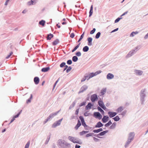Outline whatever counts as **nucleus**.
Returning <instances> with one entry per match:
<instances>
[{"instance_id": "obj_1", "label": "nucleus", "mask_w": 148, "mask_h": 148, "mask_svg": "<svg viewBox=\"0 0 148 148\" xmlns=\"http://www.w3.org/2000/svg\"><path fill=\"white\" fill-rule=\"evenodd\" d=\"M57 145L59 148H66L70 145V144L64 140L60 139L57 142Z\"/></svg>"}, {"instance_id": "obj_2", "label": "nucleus", "mask_w": 148, "mask_h": 148, "mask_svg": "<svg viewBox=\"0 0 148 148\" xmlns=\"http://www.w3.org/2000/svg\"><path fill=\"white\" fill-rule=\"evenodd\" d=\"M146 90L145 89H142L140 93V102L142 105H144V102L145 101V98L146 96Z\"/></svg>"}, {"instance_id": "obj_3", "label": "nucleus", "mask_w": 148, "mask_h": 148, "mask_svg": "<svg viewBox=\"0 0 148 148\" xmlns=\"http://www.w3.org/2000/svg\"><path fill=\"white\" fill-rule=\"evenodd\" d=\"M63 119L62 118L58 120L55 122L52 125V128H55L57 126L60 125V124L61 121H62Z\"/></svg>"}, {"instance_id": "obj_4", "label": "nucleus", "mask_w": 148, "mask_h": 148, "mask_svg": "<svg viewBox=\"0 0 148 148\" xmlns=\"http://www.w3.org/2000/svg\"><path fill=\"white\" fill-rule=\"evenodd\" d=\"M98 99L97 95L96 94H94L90 97V100L92 102H95Z\"/></svg>"}, {"instance_id": "obj_5", "label": "nucleus", "mask_w": 148, "mask_h": 148, "mask_svg": "<svg viewBox=\"0 0 148 148\" xmlns=\"http://www.w3.org/2000/svg\"><path fill=\"white\" fill-rule=\"evenodd\" d=\"M93 116L96 118L101 119L102 117V116L99 112H94L93 113Z\"/></svg>"}, {"instance_id": "obj_6", "label": "nucleus", "mask_w": 148, "mask_h": 148, "mask_svg": "<svg viewBox=\"0 0 148 148\" xmlns=\"http://www.w3.org/2000/svg\"><path fill=\"white\" fill-rule=\"evenodd\" d=\"M88 88V86L86 85H84L82 86L80 89L79 91L78 92V93L80 94L81 93L83 92L84 91H85Z\"/></svg>"}, {"instance_id": "obj_7", "label": "nucleus", "mask_w": 148, "mask_h": 148, "mask_svg": "<svg viewBox=\"0 0 148 148\" xmlns=\"http://www.w3.org/2000/svg\"><path fill=\"white\" fill-rule=\"evenodd\" d=\"M134 136L135 134L134 132H130L128 135V139L132 141L134 139Z\"/></svg>"}, {"instance_id": "obj_8", "label": "nucleus", "mask_w": 148, "mask_h": 148, "mask_svg": "<svg viewBox=\"0 0 148 148\" xmlns=\"http://www.w3.org/2000/svg\"><path fill=\"white\" fill-rule=\"evenodd\" d=\"M134 74L137 76H140L143 73L142 71L139 70L135 69L134 71Z\"/></svg>"}, {"instance_id": "obj_9", "label": "nucleus", "mask_w": 148, "mask_h": 148, "mask_svg": "<svg viewBox=\"0 0 148 148\" xmlns=\"http://www.w3.org/2000/svg\"><path fill=\"white\" fill-rule=\"evenodd\" d=\"M73 143H77L80 145H81L82 143L81 140L79 138L76 137H75Z\"/></svg>"}, {"instance_id": "obj_10", "label": "nucleus", "mask_w": 148, "mask_h": 148, "mask_svg": "<svg viewBox=\"0 0 148 148\" xmlns=\"http://www.w3.org/2000/svg\"><path fill=\"white\" fill-rule=\"evenodd\" d=\"M136 51H134V50L132 49L127 54L126 56V58H128L134 55Z\"/></svg>"}, {"instance_id": "obj_11", "label": "nucleus", "mask_w": 148, "mask_h": 148, "mask_svg": "<svg viewBox=\"0 0 148 148\" xmlns=\"http://www.w3.org/2000/svg\"><path fill=\"white\" fill-rule=\"evenodd\" d=\"M60 110H59L54 113H52L48 117V119H50L53 118L54 116L57 115L58 113L59 112Z\"/></svg>"}, {"instance_id": "obj_12", "label": "nucleus", "mask_w": 148, "mask_h": 148, "mask_svg": "<svg viewBox=\"0 0 148 148\" xmlns=\"http://www.w3.org/2000/svg\"><path fill=\"white\" fill-rule=\"evenodd\" d=\"M108 114L111 118L114 117L117 114L116 112L113 111H109L108 112Z\"/></svg>"}, {"instance_id": "obj_13", "label": "nucleus", "mask_w": 148, "mask_h": 148, "mask_svg": "<svg viewBox=\"0 0 148 148\" xmlns=\"http://www.w3.org/2000/svg\"><path fill=\"white\" fill-rule=\"evenodd\" d=\"M109 117L107 116L104 115L102 119V121L103 123H106L109 120Z\"/></svg>"}, {"instance_id": "obj_14", "label": "nucleus", "mask_w": 148, "mask_h": 148, "mask_svg": "<svg viewBox=\"0 0 148 148\" xmlns=\"http://www.w3.org/2000/svg\"><path fill=\"white\" fill-rule=\"evenodd\" d=\"M94 104L90 102H89L88 104L86 106L85 109L86 110L90 109L92 107L94 106Z\"/></svg>"}, {"instance_id": "obj_15", "label": "nucleus", "mask_w": 148, "mask_h": 148, "mask_svg": "<svg viewBox=\"0 0 148 148\" xmlns=\"http://www.w3.org/2000/svg\"><path fill=\"white\" fill-rule=\"evenodd\" d=\"M88 41V45L89 46H91L92 45V38L90 37H88L87 39Z\"/></svg>"}, {"instance_id": "obj_16", "label": "nucleus", "mask_w": 148, "mask_h": 148, "mask_svg": "<svg viewBox=\"0 0 148 148\" xmlns=\"http://www.w3.org/2000/svg\"><path fill=\"white\" fill-rule=\"evenodd\" d=\"M114 77V75L111 73H108L106 76V78L108 79H111Z\"/></svg>"}, {"instance_id": "obj_17", "label": "nucleus", "mask_w": 148, "mask_h": 148, "mask_svg": "<svg viewBox=\"0 0 148 148\" xmlns=\"http://www.w3.org/2000/svg\"><path fill=\"white\" fill-rule=\"evenodd\" d=\"M103 124L100 121L98 122L96 124V125L95 126V127L94 128H100L102 127L103 126Z\"/></svg>"}, {"instance_id": "obj_18", "label": "nucleus", "mask_w": 148, "mask_h": 148, "mask_svg": "<svg viewBox=\"0 0 148 148\" xmlns=\"http://www.w3.org/2000/svg\"><path fill=\"white\" fill-rule=\"evenodd\" d=\"M45 21L43 20H42L40 21L38 23L39 26L41 25L42 27H43L45 26Z\"/></svg>"}, {"instance_id": "obj_19", "label": "nucleus", "mask_w": 148, "mask_h": 148, "mask_svg": "<svg viewBox=\"0 0 148 148\" xmlns=\"http://www.w3.org/2000/svg\"><path fill=\"white\" fill-rule=\"evenodd\" d=\"M53 35L51 33L47 34L46 37L47 40H50L53 37Z\"/></svg>"}, {"instance_id": "obj_20", "label": "nucleus", "mask_w": 148, "mask_h": 148, "mask_svg": "<svg viewBox=\"0 0 148 148\" xmlns=\"http://www.w3.org/2000/svg\"><path fill=\"white\" fill-rule=\"evenodd\" d=\"M81 123L79 120H78L77 121V123L75 127V129L76 130H77L78 129L79 127L81 125Z\"/></svg>"}, {"instance_id": "obj_21", "label": "nucleus", "mask_w": 148, "mask_h": 148, "mask_svg": "<svg viewBox=\"0 0 148 148\" xmlns=\"http://www.w3.org/2000/svg\"><path fill=\"white\" fill-rule=\"evenodd\" d=\"M36 0H32L31 1L28 2L27 3L28 5H30L36 4Z\"/></svg>"}, {"instance_id": "obj_22", "label": "nucleus", "mask_w": 148, "mask_h": 148, "mask_svg": "<svg viewBox=\"0 0 148 148\" xmlns=\"http://www.w3.org/2000/svg\"><path fill=\"white\" fill-rule=\"evenodd\" d=\"M49 69L50 68L48 66L42 68L41 69V71L42 72H45L48 71Z\"/></svg>"}, {"instance_id": "obj_23", "label": "nucleus", "mask_w": 148, "mask_h": 148, "mask_svg": "<svg viewBox=\"0 0 148 148\" xmlns=\"http://www.w3.org/2000/svg\"><path fill=\"white\" fill-rule=\"evenodd\" d=\"M103 131V129L102 128H100L97 130H94L92 131V132L95 133H98Z\"/></svg>"}, {"instance_id": "obj_24", "label": "nucleus", "mask_w": 148, "mask_h": 148, "mask_svg": "<svg viewBox=\"0 0 148 148\" xmlns=\"http://www.w3.org/2000/svg\"><path fill=\"white\" fill-rule=\"evenodd\" d=\"M88 76L89 77L87 79V80H89L90 78L96 76V75L95 74V73L92 72V73H90V74H89V75H88Z\"/></svg>"}, {"instance_id": "obj_25", "label": "nucleus", "mask_w": 148, "mask_h": 148, "mask_svg": "<svg viewBox=\"0 0 148 148\" xmlns=\"http://www.w3.org/2000/svg\"><path fill=\"white\" fill-rule=\"evenodd\" d=\"M132 141V140L127 139V141L126 142V143L125 145V148L127 147L128 146L129 144Z\"/></svg>"}, {"instance_id": "obj_26", "label": "nucleus", "mask_w": 148, "mask_h": 148, "mask_svg": "<svg viewBox=\"0 0 148 148\" xmlns=\"http://www.w3.org/2000/svg\"><path fill=\"white\" fill-rule=\"evenodd\" d=\"M76 102H77V101L76 100H75L73 102L72 104L70 106L69 108V109L71 110L72 108H73L75 106Z\"/></svg>"}, {"instance_id": "obj_27", "label": "nucleus", "mask_w": 148, "mask_h": 148, "mask_svg": "<svg viewBox=\"0 0 148 148\" xmlns=\"http://www.w3.org/2000/svg\"><path fill=\"white\" fill-rule=\"evenodd\" d=\"M97 109L103 115L104 114V112L103 109L99 106H98Z\"/></svg>"}, {"instance_id": "obj_28", "label": "nucleus", "mask_w": 148, "mask_h": 148, "mask_svg": "<svg viewBox=\"0 0 148 148\" xmlns=\"http://www.w3.org/2000/svg\"><path fill=\"white\" fill-rule=\"evenodd\" d=\"M89 49V47L88 46H86L83 47L82 50L84 52H87L88 51Z\"/></svg>"}, {"instance_id": "obj_29", "label": "nucleus", "mask_w": 148, "mask_h": 148, "mask_svg": "<svg viewBox=\"0 0 148 148\" xmlns=\"http://www.w3.org/2000/svg\"><path fill=\"white\" fill-rule=\"evenodd\" d=\"M93 6L92 5H91L90 7V9L89 11V17H90L92 15L93 13Z\"/></svg>"}, {"instance_id": "obj_30", "label": "nucleus", "mask_w": 148, "mask_h": 148, "mask_svg": "<svg viewBox=\"0 0 148 148\" xmlns=\"http://www.w3.org/2000/svg\"><path fill=\"white\" fill-rule=\"evenodd\" d=\"M80 43H79L72 50V52H73L75 51L79 47L80 45Z\"/></svg>"}, {"instance_id": "obj_31", "label": "nucleus", "mask_w": 148, "mask_h": 148, "mask_svg": "<svg viewBox=\"0 0 148 148\" xmlns=\"http://www.w3.org/2000/svg\"><path fill=\"white\" fill-rule=\"evenodd\" d=\"M59 42V40L58 39H56L52 42V44L53 45H56L58 44Z\"/></svg>"}, {"instance_id": "obj_32", "label": "nucleus", "mask_w": 148, "mask_h": 148, "mask_svg": "<svg viewBox=\"0 0 148 148\" xmlns=\"http://www.w3.org/2000/svg\"><path fill=\"white\" fill-rule=\"evenodd\" d=\"M98 103L99 107H102V106L104 105L103 101L102 100H99L98 102Z\"/></svg>"}, {"instance_id": "obj_33", "label": "nucleus", "mask_w": 148, "mask_h": 148, "mask_svg": "<svg viewBox=\"0 0 148 148\" xmlns=\"http://www.w3.org/2000/svg\"><path fill=\"white\" fill-rule=\"evenodd\" d=\"M108 132V130H106L103 132H101L99 134L100 136H103L106 133H107Z\"/></svg>"}, {"instance_id": "obj_34", "label": "nucleus", "mask_w": 148, "mask_h": 148, "mask_svg": "<svg viewBox=\"0 0 148 148\" xmlns=\"http://www.w3.org/2000/svg\"><path fill=\"white\" fill-rule=\"evenodd\" d=\"M123 110V108L122 106H120L116 110V111L117 112H121Z\"/></svg>"}, {"instance_id": "obj_35", "label": "nucleus", "mask_w": 148, "mask_h": 148, "mask_svg": "<svg viewBox=\"0 0 148 148\" xmlns=\"http://www.w3.org/2000/svg\"><path fill=\"white\" fill-rule=\"evenodd\" d=\"M75 137L69 136L68 137V139L70 141L73 143Z\"/></svg>"}, {"instance_id": "obj_36", "label": "nucleus", "mask_w": 148, "mask_h": 148, "mask_svg": "<svg viewBox=\"0 0 148 148\" xmlns=\"http://www.w3.org/2000/svg\"><path fill=\"white\" fill-rule=\"evenodd\" d=\"M78 60V58L76 56H74L72 58V60L74 62H76Z\"/></svg>"}, {"instance_id": "obj_37", "label": "nucleus", "mask_w": 148, "mask_h": 148, "mask_svg": "<svg viewBox=\"0 0 148 148\" xmlns=\"http://www.w3.org/2000/svg\"><path fill=\"white\" fill-rule=\"evenodd\" d=\"M106 88H104L102 89L101 91V93L102 95H104L105 93L106 92Z\"/></svg>"}, {"instance_id": "obj_38", "label": "nucleus", "mask_w": 148, "mask_h": 148, "mask_svg": "<svg viewBox=\"0 0 148 148\" xmlns=\"http://www.w3.org/2000/svg\"><path fill=\"white\" fill-rule=\"evenodd\" d=\"M116 125V123L115 122L113 123L112 125L110 127V129H114Z\"/></svg>"}, {"instance_id": "obj_39", "label": "nucleus", "mask_w": 148, "mask_h": 148, "mask_svg": "<svg viewBox=\"0 0 148 148\" xmlns=\"http://www.w3.org/2000/svg\"><path fill=\"white\" fill-rule=\"evenodd\" d=\"M112 119H113L115 121H119L120 119V118L118 116H116L115 117L113 118Z\"/></svg>"}, {"instance_id": "obj_40", "label": "nucleus", "mask_w": 148, "mask_h": 148, "mask_svg": "<svg viewBox=\"0 0 148 148\" xmlns=\"http://www.w3.org/2000/svg\"><path fill=\"white\" fill-rule=\"evenodd\" d=\"M140 45H138L134 49H133V50H134V51H136H136L139 50L140 48Z\"/></svg>"}, {"instance_id": "obj_41", "label": "nucleus", "mask_w": 148, "mask_h": 148, "mask_svg": "<svg viewBox=\"0 0 148 148\" xmlns=\"http://www.w3.org/2000/svg\"><path fill=\"white\" fill-rule=\"evenodd\" d=\"M138 33V32H132L130 34V36L131 37H133L134 36V34H136Z\"/></svg>"}, {"instance_id": "obj_42", "label": "nucleus", "mask_w": 148, "mask_h": 148, "mask_svg": "<svg viewBox=\"0 0 148 148\" xmlns=\"http://www.w3.org/2000/svg\"><path fill=\"white\" fill-rule=\"evenodd\" d=\"M112 123L111 122V120H110V121H109V122L106 123L105 125V127H108L111 124H112Z\"/></svg>"}, {"instance_id": "obj_43", "label": "nucleus", "mask_w": 148, "mask_h": 148, "mask_svg": "<svg viewBox=\"0 0 148 148\" xmlns=\"http://www.w3.org/2000/svg\"><path fill=\"white\" fill-rule=\"evenodd\" d=\"M101 35V33L100 32H98L96 35L95 38L96 39H98L99 38Z\"/></svg>"}, {"instance_id": "obj_44", "label": "nucleus", "mask_w": 148, "mask_h": 148, "mask_svg": "<svg viewBox=\"0 0 148 148\" xmlns=\"http://www.w3.org/2000/svg\"><path fill=\"white\" fill-rule=\"evenodd\" d=\"M88 75H85L83 78L81 80V82H83L85 81V80L87 79V77H88Z\"/></svg>"}, {"instance_id": "obj_45", "label": "nucleus", "mask_w": 148, "mask_h": 148, "mask_svg": "<svg viewBox=\"0 0 148 148\" xmlns=\"http://www.w3.org/2000/svg\"><path fill=\"white\" fill-rule=\"evenodd\" d=\"M122 18V17H119L117 18L114 21L115 23H117L119 22V21Z\"/></svg>"}, {"instance_id": "obj_46", "label": "nucleus", "mask_w": 148, "mask_h": 148, "mask_svg": "<svg viewBox=\"0 0 148 148\" xmlns=\"http://www.w3.org/2000/svg\"><path fill=\"white\" fill-rule=\"evenodd\" d=\"M66 65V63L63 62L61 63L60 65V66L61 68H63Z\"/></svg>"}, {"instance_id": "obj_47", "label": "nucleus", "mask_w": 148, "mask_h": 148, "mask_svg": "<svg viewBox=\"0 0 148 148\" xmlns=\"http://www.w3.org/2000/svg\"><path fill=\"white\" fill-rule=\"evenodd\" d=\"M86 101H83L81 103L79 106V107H81L83 106H85L86 105Z\"/></svg>"}, {"instance_id": "obj_48", "label": "nucleus", "mask_w": 148, "mask_h": 148, "mask_svg": "<svg viewBox=\"0 0 148 148\" xmlns=\"http://www.w3.org/2000/svg\"><path fill=\"white\" fill-rule=\"evenodd\" d=\"M75 55L77 57H79L81 55V53L80 51H79L75 53Z\"/></svg>"}, {"instance_id": "obj_49", "label": "nucleus", "mask_w": 148, "mask_h": 148, "mask_svg": "<svg viewBox=\"0 0 148 148\" xmlns=\"http://www.w3.org/2000/svg\"><path fill=\"white\" fill-rule=\"evenodd\" d=\"M50 136L47 137V139L45 141V145L47 144L48 143L50 140Z\"/></svg>"}, {"instance_id": "obj_50", "label": "nucleus", "mask_w": 148, "mask_h": 148, "mask_svg": "<svg viewBox=\"0 0 148 148\" xmlns=\"http://www.w3.org/2000/svg\"><path fill=\"white\" fill-rule=\"evenodd\" d=\"M72 69V68L71 66H69V67L68 66V68H67V69L66 70V72L67 73H68Z\"/></svg>"}, {"instance_id": "obj_51", "label": "nucleus", "mask_w": 148, "mask_h": 148, "mask_svg": "<svg viewBox=\"0 0 148 148\" xmlns=\"http://www.w3.org/2000/svg\"><path fill=\"white\" fill-rule=\"evenodd\" d=\"M72 61L71 60H68L66 62L67 64L68 65H71L72 64Z\"/></svg>"}, {"instance_id": "obj_52", "label": "nucleus", "mask_w": 148, "mask_h": 148, "mask_svg": "<svg viewBox=\"0 0 148 148\" xmlns=\"http://www.w3.org/2000/svg\"><path fill=\"white\" fill-rule=\"evenodd\" d=\"M96 31V29L95 28H93L92 30L90 31V33L91 34H93Z\"/></svg>"}, {"instance_id": "obj_53", "label": "nucleus", "mask_w": 148, "mask_h": 148, "mask_svg": "<svg viewBox=\"0 0 148 148\" xmlns=\"http://www.w3.org/2000/svg\"><path fill=\"white\" fill-rule=\"evenodd\" d=\"M87 112H88L87 111H86L85 112L84 114V116H88L89 115H90V113H88Z\"/></svg>"}, {"instance_id": "obj_54", "label": "nucleus", "mask_w": 148, "mask_h": 148, "mask_svg": "<svg viewBox=\"0 0 148 148\" xmlns=\"http://www.w3.org/2000/svg\"><path fill=\"white\" fill-rule=\"evenodd\" d=\"M32 95H31L30 98L29 99H28L27 101V103H28L31 102V99L32 98Z\"/></svg>"}, {"instance_id": "obj_55", "label": "nucleus", "mask_w": 148, "mask_h": 148, "mask_svg": "<svg viewBox=\"0 0 148 148\" xmlns=\"http://www.w3.org/2000/svg\"><path fill=\"white\" fill-rule=\"evenodd\" d=\"M79 118L81 122L84 121V119L83 116H79Z\"/></svg>"}, {"instance_id": "obj_56", "label": "nucleus", "mask_w": 148, "mask_h": 148, "mask_svg": "<svg viewBox=\"0 0 148 148\" xmlns=\"http://www.w3.org/2000/svg\"><path fill=\"white\" fill-rule=\"evenodd\" d=\"M79 134L80 136H82L84 134H86L85 131H83L82 132H80Z\"/></svg>"}, {"instance_id": "obj_57", "label": "nucleus", "mask_w": 148, "mask_h": 148, "mask_svg": "<svg viewBox=\"0 0 148 148\" xmlns=\"http://www.w3.org/2000/svg\"><path fill=\"white\" fill-rule=\"evenodd\" d=\"M29 144L30 142L29 141L27 143L25 147V148H28L29 146Z\"/></svg>"}, {"instance_id": "obj_58", "label": "nucleus", "mask_w": 148, "mask_h": 148, "mask_svg": "<svg viewBox=\"0 0 148 148\" xmlns=\"http://www.w3.org/2000/svg\"><path fill=\"white\" fill-rule=\"evenodd\" d=\"M101 72H102L101 71V70H99V71H97L96 72H95L96 75L100 74V73H101Z\"/></svg>"}, {"instance_id": "obj_59", "label": "nucleus", "mask_w": 148, "mask_h": 148, "mask_svg": "<svg viewBox=\"0 0 148 148\" xmlns=\"http://www.w3.org/2000/svg\"><path fill=\"white\" fill-rule=\"evenodd\" d=\"M93 140H94V141L95 142H98L99 140V139L96 138L95 137H93Z\"/></svg>"}, {"instance_id": "obj_60", "label": "nucleus", "mask_w": 148, "mask_h": 148, "mask_svg": "<svg viewBox=\"0 0 148 148\" xmlns=\"http://www.w3.org/2000/svg\"><path fill=\"white\" fill-rule=\"evenodd\" d=\"M99 136H100L99 133L97 134H95V135H94V136L97 137L98 138H102V137Z\"/></svg>"}, {"instance_id": "obj_61", "label": "nucleus", "mask_w": 148, "mask_h": 148, "mask_svg": "<svg viewBox=\"0 0 148 148\" xmlns=\"http://www.w3.org/2000/svg\"><path fill=\"white\" fill-rule=\"evenodd\" d=\"M85 129L86 130H92V127H89L88 126L87 128H85Z\"/></svg>"}, {"instance_id": "obj_62", "label": "nucleus", "mask_w": 148, "mask_h": 148, "mask_svg": "<svg viewBox=\"0 0 148 148\" xmlns=\"http://www.w3.org/2000/svg\"><path fill=\"white\" fill-rule=\"evenodd\" d=\"M79 108L77 109L75 111V114L76 115L78 114L79 112Z\"/></svg>"}, {"instance_id": "obj_63", "label": "nucleus", "mask_w": 148, "mask_h": 148, "mask_svg": "<svg viewBox=\"0 0 148 148\" xmlns=\"http://www.w3.org/2000/svg\"><path fill=\"white\" fill-rule=\"evenodd\" d=\"M119 29V28H116L114 29L113 30H112L111 33H113V32H114L116 31H117Z\"/></svg>"}, {"instance_id": "obj_64", "label": "nucleus", "mask_w": 148, "mask_h": 148, "mask_svg": "<svg viewBox=\"0 0 148 148\" xmlns=\"http://www.w3.org/2000/svg\"><path fill=\"white\" fill-rule=\"evenodd\" d=\"M75 36V34L73 33H72L70 36V37L71 38H73Z\"/></svg>"}]
</instances>
